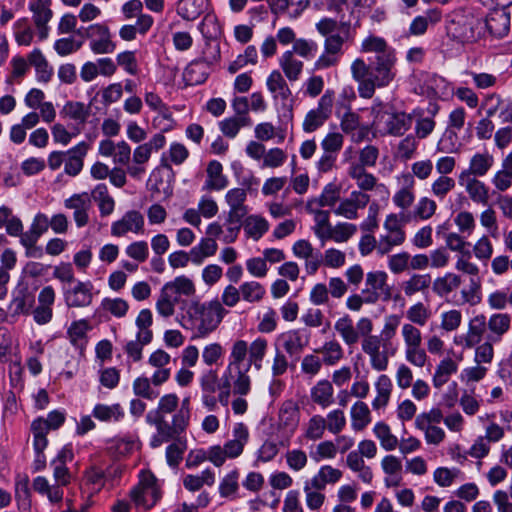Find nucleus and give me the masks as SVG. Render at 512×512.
Listing matches in <instances>:
<instances>
[{"instance_id": "f257e3e1", "label": "nucleus", "mask_w": 512, "mask_h": 512, "mask_svg": "<svg viewBox=\"0 0 512 512\" xmlns=\"http://www.w3.org/2000/svg\"><path fill=\"white\" fill-rule=\"evenodd\" d=\"M396 53L375 57L371 63L363 58H355L350 66L352 79L357 83V91L363 99H371L377 88L389 86L396 77Z\"/></svg>"}, {"instance_id": "f03ea898", "label": "nucleus", "mask_w": 512, "mask_h": 512, "mask_svg": "<svg viewBox=\"0 0 512 512\" xmlns=\"http://www.w3.org/2000/svg\"><path fill=\"white\" fill-rule=\"evenodd\" d=\"M180 324L193 332L192 338H205L214 332L228 313L220 301L201 303L199 300L183 301Z\"/></svg>"}, {"instance_id": "7ed1b4c3", "label": "nucleus", "mask_w": 512, "mask_h": 512, "mask_svg": "<svg viewBox=\"0 0 512 512\" xmlns=\"http://www.w3.org/2000/svg\"><path fill=\"white\" fill-rule=\"evenodd\" d=\"M179 406V398L174 393L163 395L158 402L155 410H151L146 415V422L156 427V434L151 440V446L156 448L163 443L176 440L182 434V430L174 428V415L171 422L166 419V415L176 413Z\"/></svg>"}, {"instance_id": "20e7f679", "label": "nucleus", "mask_w": 512, "mask_h": 512, "mask_svg": "<svg viewBox=\"0 0 512 512\" xmlns=\"http://www.w3.org/2000/svg\"><path fill=\"white\" fill-rule=\"evenodd\" d=\"M251 364H227L220 381L219 403L229 404L231 394L248 395L251 392L252 380L249 375Z\"/></svg>"}, {"instance_id": "39448f33", "label": "nucleus", "mask_w": 512, "mask_h": 512, "mask_svg": "<svg viewBox=\"0 0 512 512\" xmlns=\"http://www.w3.org/2000/svg\"><path fill=\"white\" fill-rule=\"evenodd\" d=\"M361 340V350L369 357V363L373 370L382 372L387 370L389 365V353L381 350L382 339L378 335H373V322L368 317H362L355 326Z\"/></svg>"}, {"instance_id": "423d86ee", "label": "nucleus", "mask_w": 512, "mask_h": 512, "mask_svg": "<svg viewBox=\"0 0 512 512\" xmlns=\"http://www.w3.org/2000/svg\"><path fill=\"white\" fill-rule=\"evenodd\" d=\"M129 496L137 508L148 511L162 495L156 477L149 471H141L139 482L130 490Z\"/></svg>"}, {"instance_id": "0eeeda50", "label": "nucleus", "mask_w": 512, "mask_h": 512, "mask_svg": "<svg viewBox=\"0 0 512 512\" xmlns=\"http://www.w3.org/2000/svg\"><path fill=\"white\" fill-rule=\"evenodd\" d=\"M334 101V92L327 90L319 99L316 108L310 110L303 121V130L312 133L320 128L330 117Z\"/></svg>"}, {"instance_id": "6e6552de", "label": "nucleus", "mask_w": 512, "mask_h": 512, "mask_svg": "<svg viewBox=\"0 0 512 512\" xmlns=\"http://www.w3.org/2000/svg\"><path fill=\"white\" fill-rule=\"evenodd\" d=\"M413 118L414 114L383 111L375 116L374 123L383 124L386 134L399 137L411 128Z\"/></svg>"}, {"instance_id": "1a4fd4ad", "label": "nucleus", "mask_w": 512, "mask_h": 512, "mask_svg": "<svg viewBox=\"0 0 512 512\" xmlns=\"http://www.w3.org/2000/svg\"><path fill=\"white\" fill-rule=\"evenodd\" d=\"M65 420L64 413L60 411H52L48 414L47 419L38 418L32 422L31 430L33 434V446L38 450L46 448L48 440L46 435L50 429H58Z\"/></svg>"}, {"instance_id": "9d476101", "label": "nucleus", "mask_w": 512, "mask_h": 512, "mask_svg": "<svg viewBox=\"0 0 512 512\" xmlns=\"http://www.w3.org/2000/svg\"><path fill=\"white\" fill-rule=\"evenodd\" d=\"M362 294L373 299L374 304L380 299H390L391 288L388 284V274L382 270L368 272L365 275V288L362 290Z\"/></svg>"}, {"instance_id": "9b49d317", "label": "nucleus", "mask_w": 512, "mask_h": 512, "mask_svg": "<svg viewBox=\"0 0 512 512\" xmlns=\"http://www.w3.org/2000/svg\"><path fill=\"white\" fill-rule=\"evenodd\" d=\"M29 11L32 14L37 37L40 41L47 39L50 30L48 23L53 17L51 0H30Z\"/></svg>"}, {"instance_id": "f8f14e48", "label": "nucleus", "mask_w": 512, "mask_h": 512, "mask_svg": "<svg viewBox=\"0 0 512 512\" xmlns=\"http://www.w3.org/2000/svg\"><path fill=\"white\" fill-rule=\"evenodd\" d=\"M145 227L144 216L137 210H129L111 224V235L124 237L128 233L143 234Z\"/></svg>"}, {"instance_id": "ddd939ff", "label": "nucleus", "mask_w": 512, "mask_h": 512, "mask_svg": "<svg viewBox=\"0 0 512 512\" xmlns=\"http://www.w3.org/2000/svg\"><path fill=\"white\" fill-rule=\"evenodd\" d=\"M93 284L90 281H76L68 288H63L65 304L69 308H84L93 301Z\"/></svg>"}, {"instance_id": "4468645a", "label": "nucleus", "mask_w": 512, "mask_h": 512, "mask_svg": "<svg viewBox=\"0 0 512 512\" xmlns=\"http://www.w3.org/2000/svg\"><path fill=\"white\" fill-rule=\"evenodd\" d=\"M338 206L333 210L336 216L355 220L358 218L359 209L365 208L370 202V196L361 191H352L350 196L339 200Z\"/></svg>"}, {"instance_id": "2eb2a0df", "label": "nucleus", "mask_w": 512, "mask_h": 512, "mask_svg": "<svg viewBox=\"0 0 512 512\" xmlns=\"http://www.w3.org/2000/svg\"><path fill=\"white\" fill-rule=\"evenodd\" d=\"M300 419V411L298 405L293 400L285 401L279 410L278 425L287 433V439L280 441V445L287 446L289 437L296 430Z\"/></svg>"}, {"instance_id": "dca6fc26", "label": "nucleus", "mask_w": 512, "mask_h": 512, "mask_svg": "<svg viewBox=\"0 0 512 512\" xmlns=\"http://www.w3.org/2000/svg\"><path fill=\"white\" fill-rule=\"evenodd\" d=\"M64 206L73 211V219L77 227L81 228L88 224V211L91 208V199L88 193L72 195L64 201Z\"/></svg>"}, {"instance_id": "f3484780", "label": "nucleus", "mask_w": 512, "mask_h": 512, "mask_svg": "<svg viewBox=\"0 0 512 512\" xmlns=\"http://www.w3.org/2000/svg\"><path fill=\"white\" fill-rule=\"evenodd\" d=\"M88 35L92 38L90 48L95 54H108L115 50V44L111 40L109 29L100 24L91 25Z\"/></svg>"}, {"instance_id": "a211bd4d", "label": "nucleus", "mask_w": 512, "mask_h": 512, "mask_svg": "<svg viewBox=\"0 0 512 512\" xmlns=\"http://www.w3.org/2000/svg\"><path fill=\"white\" fill-rule=\"evenodd\" d=\"M170 361V355L162 349L154 351L149 356L148 363L157 369L151 378L155 386L162 385L170 378L171 369L167 367Z\"/></svg>"}, {"instance_id": "6ab92c4d", "label": "nucleus", "mask_w": 512, "mask_h": 512, "mask_svg": "<svg viewBox=\"0 0 512 512\" xmlns=\"http://www.w3.org/2000/svg\"><path fill=\"white\" fill-rule=\"evenodd\" d=\"M402 187L393 195V203L401 210H408L415 201V180L410 173H404L399 177Z\"/></svg>"}, {"instance_id": "aec40b11", "label": "nucleus", "mask_w": 512, "mask_h": 512, "mask_svg": "<svg viewBox=\"0 0 512 512\" xmlns=\"http://www.w3.org/2000/svg\"><path fill=\"white\" fill-rule=\"evenodd\" d=\"M125 19L137 18L136 23L139 25V33L145 35L152 27L154 20L148 14H143V3L141 0H129L125 2L121 8Z\"/></svg>"}, {"instance_id": "412c9836", "label": "nucleus", "mask_w": 512, "mask_h": 512, "mask_svg": "<svg viewBox=\"0 0 512 512\" xmlns=\"http://www.w3.org/2000/svg\"><path fill=\"white\" fill-rule=\"evenodd\" d=\"M89 150L87 142H80L66 152L67 158L65 159V172L70 176L78 175L84 165V157Z\"/></svg>"}, {"instance_id": "4be33fe9", "label": "nucleus", "mask_w": 512, "mask_h": 512, "mask_svg": "<svg viewBox=\"0 0 512 512\" xmlns=\"http://www.w3.org/2000/svg\"><path fill=\"white\" fill-rule=\"evenodd\" d=\"M493 164L494 158L488 152L476 153L470 159L468 171H463L460 174L459 181H464L465 177H469V175H473L475 178L485 176Z\"/></svg>"}, {"instance_id": "5701e85b", "label": "nucleus", "mask_w": 512, "mask_h": 512, "mask_svg": "<svg viewBox=\"0 0 512 512\" xmlns=\"http://www.w3.org/2000/svg\"><path fill=\"white\" fill-rule=\"evenodd\" d=\"M248 439V428L243 423H237L233 428V439L226 442L225 445L223 446L227 457H239L242 454L244 446L248 442Z\"/></svg>"}, {"instance_id": "b1692460", "label": "nucleus", "mask_w": 512, "mask_h": 512, "mask_svg": "<svg viewBox=\"0 0 512 512\" xmlns=\"http://www.w3.org/2000/svg\"><path fill=\"white\" fill-rule=\"evenodd\" d=\"M306 210L314 216V226L312 227V230L321 245L324 246L326 243V236L332 227L330 222V212L316 206L306 208Z\"/></svg>"}, {"instance_id": "393cba45", "label": "nucleus", "mask_w": 512, "mask_h": 512, "mask_svg": "<svg viewBox=\"0 0 512 512\" xmlns=\"http://www.w3.org/2000/svg\"><path fill=\"white\" fill-rule=\"evenodd\" d=\"M340 195L341 187L336 183H328L319 196L308 199L305 208H312L313 206L319 208L333 207L340 200Z\"/></svg>"}, {"instance_id": "a878e982", "label": "nucleus", "mask_w": 512, "mask_h": 512, "mask_svg": "<svg viewBox=\"0 0 512 512\" xmlns=\"http://www.w3.org/2000/svg\"><path fill=\"white\" fill-rule=\"evenodd\" d=\"M348 176L356 181L358 191L366 192L374 190L378 185L377 178L362 168V165H356L355 161L350 163L347 171ZM380 186H383L382 184Z\"/></svg>"}, {"instance_id": "bb28decb", "label": "nucleus", "mask_w": 512, "mask_h": 512, "mask_svg": "<svg viewBox=\"0 0 512 512\" xmlns=\"http://www.w3.org/2000/svg\"><path fill=\"white\" fill-rule=\"evenodd\" d=\"M313 403L321 408H327L334 403V388L329 380L318 381L310 390Z\"/></svg>"}, {"instance_id": "cd10ccee", "label": "nucleus", "mask_w": 512, "mask_h": 512, "mask_svg": "<svg viewBox=\"0 0 512 512\" xmlns=\"http://www.w3.org/2000/svg\"><path fill=\"white\" fill-rule=\"evenodd\" d=\"M486 27L496 37H504L510 28V13L505 10H496L486 18Z\"/></svg>"}, {"instance_id": "c85d7f7f", "label": "nucleus", "mask_w": 512, "mask_h": 512, "mask_svg": "<svg viewBox=\"0 0 512 512\" xmlns=\"http://www.w3.org/2000/svg\"><path fill=\"white\" fill-rule=\"evenodd\" d=\"M28 62L34 67L39 82L48 83L53 76V68L40 49L36 48L28 54Z\"/></svg>"}, {"instance_id": "c756f323", "label": "nucleus", "mask_w": 512, "mask_h": 512, "mask_svg": "<svg viewBox=\"0 0 512 512\" xmlns=\"http://www.w3.org/2000/svg\"><path fill=\"white\" fill-rule=\"evenodd\" d=\"M342 476L343 472L340 469L331 465H323L310 481L317 490H324L327 485H334L339 482Z\"/></svg>"}, {"instance_id": "7c9ffc66", "label": "nucleus", "mask_w": 512, "mask_h": 512, "mask_svg": "<svg viewBox=\"0 0 512 512\" xmlns=\"http://www.w3.org/2000/svg\"><path fill=\"white\" fill-rule=\"evenodd\" d=\"M511 316L507 313H494L487 321V328L491 333L490 340L501 341L502 337L510 330Z\"/></svg>"}, {"instance_id": "2f4dec72", "label": "nucleus", "mask_w": 512, "mask_h": 512, "mask_svg": "<svg viewBox=\"0 0 512 512\" xmlns=\"http://www.w3.org/2000/svg\"><path fill=\"white\" fill-rule=\"evenodd\" d=\"M222 171L223 167L220 162L216 160L210 161L206 169L207 179L203 189L209 191H220L224 189L228 185V180L226 176L223 175Z\"/></svg>"}, {"instance_id": "473e14b6", "label": "nucleus", "mask_w": 512, "mask_h": 512, "mask_svg": "<svg viewBox=\"0 0 512 512\" xmlns=\"http://www.w3.org/2000/svg\"><path fill=\"white\" fill-rule=\"evenodd\" d=\"M279 66L282 69L285 77L290 81H297L304 68V63L296 58L292 52H288L287 50L281 55L279 58Z\"/></svg>"}, {"instance_id": "72a5a7b5", "label": "nucleus", "mask_w": 512, "mask_h": 512, "mask_svg": "<svg viewBox=\"0 0 512 512\" xmlns=\"http://www.w3.org/2000/svg\"><path fill=\"white\" fill-rule=\"evenodd\" d=\"M334 329L347 346H354L359 342V333L349 315L338 318L334 324Z\"/></svg>"}, {"instance_id": "f704fd0d", "label": "nucleus", "mask_w": 512, "mask_h": 512, "mask_svg": "<svg viewBox=\"0 0 512 512\" xmlns=\"http://www.w3.org/2000/svg\"><path fill=\"white\" fill-rule=\"evenodd\" d=\"M266 86L268 91L272 94L273 99L287 100L291 95V90L278 70H273L267 77Z\"/></svg>"}, {"instance_id": "c9c22d12", "label": "nucleus", "mask_w": 512, "mask_h": 512, "mask_svg": "<svg viewBox=\"0 0 512 512\" xmlns=\"http://www.w3.org/2000/svg\"><path fill=\"white\" fill-rule=\"evenodd\" d=\"M315 353L322 355V361L326 366H334L344 358V349L339 341L331 339L315 350Z\"/></svg>"}, {"instance_id": "e433bc0d", "label": "nucleus", "mask_w": 512, "mask_h": 512, "mask_svg": "<svg viewBox=\"0 0 512 512\" xmlns=\"http://www.w3.org/2000/svg\"><path fill=\"white\" fill-rule=\"evenodd\" d=\"M431 284V276L429 274L414 273L401 283V289L406 297H412L418 293H424Z\"/></svg>"}, {"instance_id": "4c0bfd02", "label": "nucleus", "mask_w": 512, "mask_h": 512, "mask_svg": "<svg viewBox=\"0 0 512 512\" xmlns=\"http://www.w3.org/2000/svg\"><path fill=\"white\" fill-rule=\"evenodd\" d=\"M460 184L465 186V190L469 198L477 204L487 205L489 201V190L484 182L477 178L467 177L465 182L460 181Z\"/></svg>"}, {"instance_id": "58836bf2", "label": "nucleus", "mask_w": 512, "mask_h": 512, "mask_svg": "<svg viewBox=\"0 0 512 512\" xmlns=\"http://www.w3.org/2000/svg\"><path fill=\"white\" fill-rule=\"evenodd\" d=\"M278 341L282 344L285 352L290 355H299L307 345V340H304L298 330H290L282 333L278 337Z\"/></svg>"}, {"instance_id": "ea45409f", "label": "nucleus", "mask_w": 512, "mask_h": 512, "mask_svg": "<svg viewBox=\"0 0 512 512\" xmlns=\"http://www.w3.org/2000/svg\"><path fill=\"white\" fill-rule=\"evenodd\" d=\"M462 283L461 276L448 272L433 281L432 290L439 297H446L456 290Z\"/></svg>"}, {"instance_id": "a19ab883", "label": "nucleus", "mask_w": 512, "mask_h": 512, "mask_svg": "<svg viewBox=\"0 0 512 512\" xmlns=\"http://www.w3.org/2000/svg\"><path fill=\"white\" fill-rule=\"evenodd\" d=\"M172 296L179 299L180 296L191 297L196 293L194 282L185 275L178 276L163 285Z\"/></svg>"}, {"instance_id": "79ce46f5", "label": "nucleus", "mask_w": 512, "mask_h": 512, "mask_svg": "<svg viewBox=\"0 0 512 512\" xmlns=\"http://www.w3.org/2000/svg\"><path fill=\"white\" fill-rule=\"evenodd\" d=\"M486 327H487V320H486L485 315L478 314V315L474 316L469 321V324H468V332L465 337V346L467 348H472L476 344H478L481 341V339L486 331Z\"/></svg>"}, {"instance_id": "37998d69", "label": "nucleus", "mask_w": 512, "mask_h": 512, "mask_svg": "<svg viewBox=\"0 0 512 512\" xmlns=\"http://www.w3.org/2000/svg\"><path fill=\"white\" fill-rule=\"evenodd\" d=\"M375 389L377 395L372 401V407L375 410H379L389 403L392 393L391 379L387 375L381 374L375 382Z\"/></svg>"}, {"instance_id": "c03bdc74", "label": "nucleus", "mask_w": 512, "mask_h": 512, "mask_svg": "<svg viewBox=\"0 0 512 512\" xmlns=\"http://www.w3.org/2000/svg\"><path fill=\"white\" fill-rule=\"evenodd\" d=\"M360 52L375 53V57H380L388 53H396L395 50L388 45L384 38L372 34L362 40L360 45Z\"/></svg>"}, {"instance_id": "a18cd8bd", "label": "nucleus", "mask_w": 512, "mask_h": 512, "mask_svg": "<svg viewBox=\"0 0 512 512\" xmlns=\"http://www.w3.org/2000/svg\"><path fill=\"white\" fill-rule=\"evenodd\" d=\"M98 203L99 211L102 217H106L113 213L115 207L114 199L109 195L108 188L105 184H98L91 192L90 199Z\"/></svg>"}, {"instance_id": "49530a36", "label": "nucleus", "mask_w": 512, "mask_h": 512, "mask_svg": "<svg viewBox=\"0 0 512 512\" xmlns=\"http://www.w3.org/2000/svg\"><path fill=\"white\" fill-rule=\"evenodd\" d=\"M457 371L458 364L456 361L449 357L442 359L437 365L433 375L434 387L441 388L449 381L451 375L455 374Z\"/></svg>"}, {"instance_id": "de8ad7c7", "label": "nucleus", "mask_w": 512, "mask_h": 512, "mask_svg": "<svg viewBox=\"0 0 512 512\" xmlns=\"http://www.w3.org/2000/svg\"><path fill=\"white\" fill-rule=\"evenodd\" d=\"M247 193L243 188H233L225 195V200L229 206L228 214L246 216L247 208L244 205Z\"/></svg>"}, {"instance_id": "09e8293b", "label": "nucleus", "mask_w": 512, "mask_h": 512, "mask_svg": "<svg viewBox=\"0 0 512 512\" xmlns=\"http://www.w3.org/2000/svg\"><path fill=\"white\" fill-rule=\"evenodd\" d=\"M432 316L431 309L423 302H416L406 310V323L423 327L427 324Z\"/></svg>"}, {"instance_id": "8fccbe9b", "label": "nucleus", "mask_w": 512, "mask_h": 512, "mask_svg": "<svg viewBox=\"0 0 512 512\" xmlns=\"http://www.w3.org/2000/svg\"><path fill=\"white\" fill-rule=\"evenodd\" d=\"M269 229L268 221L259 215H250L244 221V231L249 238L259 240Z\"/></svg>"}, {"instance_id": "3c124183", "label": "nucleus", "mask_w": 512, "mask_h": 512, "mask_svg": "<svg viewBox=\"0 0 512 512\" xmlns=\"http://www.w3.org/2000/svg\"><path fill=\"white\" fill-rule=\"evenodd\" d=\"M13 34L15 41L20 46H29L33 42L36 31L26 17L19 18L13 25Z\"/></svg>"}, {"instance_id": "603ef678", "label": "nucleus", "mask_w": 512, "mask_h": 512, "mask_svg": "<svg viewBox=\"0 0 512 512\" xmlns=\"http://www.w3.org/2000/svg\"><path fill=\"white\" fill-rule=\"evenodd\" d=\"M373 433L385 451H393L398 447L399 440L386 423L377 422L374 425Z\"/></svg>"}, {"instance_id": "864d4df0", "label": "nucleus", "mask_w": 512, "mask_h": 512, "mask_svg": "<svg viewBox=\"0 0 512 512\" xmlns=\"http://www.w3.org/2000/svg\"><path fill=\"white\" fill-rule=\"evenodd\" d=\"M437 210V204L434 200L428 197H421L410 215L405 218L408 221L410 218L414 220H428L434 216Z\"/></svg>"}, {"instance_id": "5fc2aeb1", "label": "nucleus", "mask_w": 512, "mask_h": 512, "mask_svg": "<svg viewBox=\"0 0 512 512\" xmlns=\"http://www.w3.org/2000/svg\"><path fill=\"white\" fill-rule=\"evenodd\" d=\"M357 232V226L349 222H338L332 226L328 235L326 236V242L332 240L336 243H345L352 238Z\"/></svg>"}, {"instance_id": "6e6d98bb", "label": "nucleus", "mask_w": 512, "mask_h": 512, "mask_svg": "<svg viewBox=\"0 0 512 512\" xmlns=\"http://www.w3.org/2000/svg\"><path fill=\"white\" fill-rule=\"evenodd\" d=\"M178 302L179 299L177 297L172 296L165 288L162 287L155 303L158 315L163 318L173 316Z\"/></svg>"}, {"instance_id": "4d7b16f0", "label": "nucleus", "mask_w": 512, "mask_h": 512, "mask_svg": "<svg viewBox=\"0 0 512 512\" xmlns=\"http://www.w3.org/2000/svg\"><path fill=\"white\" fill-rule=\"evenodd\" d=\"M93 416L104 422L120 421L124 417V410L120 404L113 405L97 404L92 412Z\"/></svg>"}, {"instance_id": "13d9d810", "label": "nucleus", "mask_w": 512, "mask_h": 512, "mask_svg": "<svg viewBox=\"0 0 512 512\" xmlns=\"http://www.w3.org/2000/svg\"><path fill=\"white\" fill-rule=\"evenodd\" d=\"M204 0H179L177 13L184 20L192 21L203 12Z\"/></svg>"}, {"instance_id": "bf43d9fd", "label": "nucleus", "mask_w": 512, "mask_h": 512, "mask_svg": "<svg viewBox=\"0 0 512 512\" xmlns=\"http://www.w3.org/2000/svg\"><path fill=\"white\" fill-rule=\"evenodd\" d=\"M351 420L355 431L363 430L370 423V410L366 403L359 401L352 406Z\"/></svg>"}, {"instance_id": "052dcab7", "label": "nucleus", "mask_w": 512, "mask_h": 512, "mask_svg": "<svg viewBox=\"0 0 512 512\" xmlns=\"http://www.w3.org/2000/svg\"><path fill=\"white\" fill-rule=\"evenodd\" d=\"M241 297L248 303L262 301L266 294L265 287L257 281H246L240 285Z\"/></svg>"}, {"instance_id": "680f3d73", "label": "nucleus", "mask_w": 512, "mask_h": 512, "mask_svg": "<svg viewBox=\"0 0 512 512\" xmlns=\"http://www.w3.org/2000/svg\"><path fill=\"white\" fill-rule=\"evenodd\" d=\"M405 241L406 235L385 232V234H381L378 238L377 255L380 257L389 255L395 247L403 245Z\"/></svg>"}, {"instance_id": "e2e57ef3", "label": "nucleus", "mask_w": 512, "mask_h": 512, "mask_svg": "<svg viewBox=\"0 0 512 512\" xmlns=\"http://www.w3.org/2000/svg\"><path fill=\"white\" fill-rule=\"evenodd\" d=\"M215 482V475L210 469L204 470L200 476L187 475L183 479L184 487L192 492L198 491L204 484L212 486Z\"/></svg>"}, {"instance_id": "0e129e2a", "label": "nucleus", "mask_w": 512, "mask_h": 512, "mask_svg": "<svg viewBox=\"0 0 512 512\" xmlns=\"http://www.w3.org/2000/svg\"><path fill=\"white\" fill-rule=\"evenodd\" d=\"M60 114L64 118H69L83 124L89 116V108L81 102L69 101L63 106Z\"/></svg>"}, {"instance_id": "69168bd1", "label": "nucleus", "mask_w": 512, "mask_h": 512, "mask_svg": "<svg viewBox=\"0 0 512 512\" xmlns=\"http://www.w3.org/2000/svg\"><path fill=\"white\" fill-rule=\"evenodd\" d=\"M244 216L227 214L224 226L225 232L223 233L222 241L225 244L234 243L240 233L242 227V220Z\"/></svg>"}, {"instance_id": "338daca9", "label": "nucleus", "mask_w": 512, "mask_h": 512, "mask_svg": "<svg viewBox=\"0 0 512 512\" xmlns=\"http://www.w3.org/2000/svg\"><path fill=\"white\" fill-rule=\"evenodd\" d=\"M89 328V323L85 319L72 322L67 330L70 343L75 347L82 348Z\"/></svg>"}, {"instance_id": "774afa93", "label": "nucleus", "mask_w": 512, "mask_h": 512, "mask_svg": "<svg viewBox=\"0 0 512 512\" xmlns=\"http://www.w3.org/2000/svg\"><path fill=\"white\" fill-rule=\"evenodd\" d=\"M207 78L205 65L203 62L194 61L190 63L183 72V79L187 85H198Z\"/></svg>"}]
</instances>
